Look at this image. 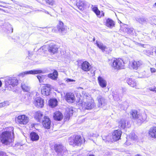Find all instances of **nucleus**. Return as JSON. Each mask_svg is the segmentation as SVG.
<instances>
[{
    "instance_id": "f257e3e1",
    "label": "nucleus",
    "mask_w": 156,
    "mask_h": 156,
    "mask_svg": "<svg viewBox=\"0 0 156 156\" xmlns=\"http://www.w3.org/2000/svg\"><path fill=\"white\" fill-rule=\"evenodd\" d=\"M79 100L76 102L79 103L83 108L87 109H91L95 106L93 100L90 96L84 91H82L81 94H80Z\"/></svg>"
},
{
    "instance_id": "f03ea898",
    "label": "nucleus",
    "mask_w": 156,
    "mask_h": 156,
    "mask_svg": "<svg viewBox=\"0 0 156 156\" xmlns=\"http://www.w3.org/2000/svg\"><path fill=\"white\" fill-rule=\"evenodd\" d=\"M9 128L10 131L3 132L0 136L1 141L5 145H10L13 141V128L12 127H10Z\"/></svg>"
},
{
    "instance_id": "7ed1b4c3",
    "label": "nucleus",
    "mask_w": 156,
    "mask_h": 156,
    "mask_svg": "<svg viewBox=\"0 0 156 156\" xmlns=\"http://www.w3.org/2000/svg\"><path fill=\"white\" fill-rule=\"evenodd\" d=\"M131 117L135 120L137 123L141 124L147 118V115L145 113L140 114L135 110H132L130 112Z\"/></svg>"
},
{
    "instance_id": "20e7f679",
    "label": "nucleus",
    "mask_w": 156,
    "mask_h": 156,
    "mask_svg": "<svg viewBox=\"0 0 156 156\" xmlns=\"http://www.w3.org/2000/svg\"><path fill=\"white\" fill-rule=\"evenodd\" d=\"M5 82L6 87L9 90H11L18 84V80L16 78L9 77H7L5 78Z\"/></svg>"
},
{
    "instance_id": "39448f33",
    "label": "nucleus",
    "mask_w": 156,
    "mask_h": 156,
    "mask_svg": "<svg viewBox=\"0 0 156 156\" xmlns=\"http://www.w3.org/2000/svg\"><path fill=\"white\" fill-rule=\"evenodd\" d=\"M125 64V63L122 59L118 58L112 61L111 66L114 69L118 70L124 69Z\"/></svg>"
},
{
    "instance_id": "423d86ee",
    "label": "nucleus",
    "mask_w": 156,
    "mask_h": 156,
    "mask_svg": "<svg viewBox=\"0 0 156 156\" xmlns=\"http://www.w3.org/2000/svg\"><path fill=\"white\" fill-rule=\"evenodd\" d=\"M70 145L73 146H80L83 142V139L81 136L78 135H73L69 138Z\"/></svg>"
},
{
    "instance_id": "0eeeda50",
    "label": "nucleus",
    "mask_w": 156,
    "mask_h": 156,
    "mask_svg": "<svg viewBox=\"0 0 156 156\" xmlns=\"http://www.w3.org/2000/svg\"><path fill=\"white\" fill-rule=\"evenodd\" d=\"M55 151L58 153V155H62L64 154V153L66 152V148H64L61 144H57L55 146Z\"/></svg>"
},
{
    "instance_id": "6e6552de",
    "label": "nucleus",
    "mask_w": 156,
    "mask_h": 156,
    "mask_svg": "<svg viewBox=\"0 0 156 156\" xmlns=\"http://www.w3.org/2000/svg\"><path fill=\"white\" fill-rule=\"evenodd\" d=\"M43 73V71L41 70H33L29 71H26L20 73L19 75L22 77L25 75L28 74H36Z\"/></svg>"
},
{
    "instance_id": "1a4fd4ad",
    "label": "nucleus",
    "mask_w": 156,
    "mask_h": 156,
    "mask_svg": "<svg viewBox=\"0 0 156 156\" xmlns=\"http://www.w3.org/2000/svg\"><path fill=\"white\" fill-rule=\"evenodd\" d=\"M17 121L21 124H26L29 121V118L25 115L18 116L17 117Z\"/></svg>"
},
{
    "instance_id": "9d476101",
    "label": "nucleus",
    "mask_w": 156,
    "mask_h": 156,
    "mask_svg": "<svg viewBox=\"0 0 156 156\" xmlns=\"http://www.w3.org/2000/svg\"><path fill=\"white\" fill-rule=\"evenodd\" d=\"M52 88H53L52 86L49 84H46L41 90V93L43 95L48 96L49 95L50 91Z\"/></svg>"
},
{
    "instance_id": "9b49d317",
    "label": "nucleus",
    "mask_w": 156,
    "mask_h": 156,
    "mask_svg": "<svg viewBox=\"0 0 156 156\" xmlns=\"http://www.w3.org/2000/svg\"><path fill=\"white\" fill-rule=\"evenodd\" d=\"M42 124L43 127L47 129H49L51 126V122L48 117L44 116L42 120Z\"/></svg>"
},
{
    "instance_id": "f8f14e48",
    "label": "nucleus",
    "mask_w": 156,
    "mask_h": 156,
    "mask_svg": "<svg viewBox=\"0 0 156 156\" xmlns=\"http://www.w3.org/2000/svg\"><path fill=\"white\" fill-rule=\"evenodd\" d=\"M119 126L120 129H124L125 128L129 127L130 125L129 122L124 119H121L118 122Z\"/></svg>"
},
{
    "instance_id": "ddd939ff",
    "label": "nucleus",
    "mask_w": 156,
    "mask_h": 156,
    "mask_svg": "<svg viewBox=\"0 0 156 156\" xmlns=\"http://www.w3.org/2000/svg\"><path fill=\"white\" fill-rule=\"evenodd\" d=\"M44 100L40 97L35 98L34 104L38 108H42L44 106Z\"/></svg>"
},
{
    "instance_id": "4468645a",
    "label": "nucleus",
    "mask_w": 156,
    "mask_h": 156,
    "mask_svg": "<svg viewBox=\"0 0 156 156\" xmlns=\"http://www.w3.org/2000/svg\"><path fill=\"white\" fill-rule=\"evenodd\" d=\"M65 99L67 102L70 103H73L75 101V97L74 94L68 93L66 94Z\"/></svg>"
},
{
    "instance_id": "2eb2a0df",
    "label": "nucleus",
    "mask_w": 156,
    "mask_h": 156,
    "mask_svg": "<svg viewBox=\"0 0 156 156\" xmlns=\"http://www.w3.org/2000/svg\"><path fill=\"white\" fill-rule=\"evenodd\" d=\"M122 132L120 130H116L113 133L112 135V139L113 141H116L119 140L121 137Z\"/></svg>"
},
{
    "instance_id": "dca6fc26",
    "label": "nucleus",
    "mask_w": 156,
    "mask_h": 156,
    "mask_svg": "<svg viewBox=\"0 0 156 156\" xmlns=\"http://www.w3.org/2000/svg\"><path fill=\"white\" fill-rule=\"evenodd\" d=\"M143 65V63L140 60L139 61H133L132 62L131 66L133 69L136 70L140 68Z\"/></svg>"
},
{
    "instance_id": "f3484780",
    "label": "nucleus",
    "mask_w": 156,
    "mask_h": 156,
    "mask_svg": "<svg viewBox=\"0 0 156 156\" xmlns=\"http://www.w3.org/2000/svg\"><path fill=\"white\" fill-rule=\"evenodd\" d=\"M48 51L51 53L55 54L58 51V48L57 45L53 44H50L48 48Z\"/></svg>"
},
{
    "instance_id": "a211bd4d",
    "label": "nucleus",
    "mask_w": 156,
    "mask_h": 156,
    "mask_svg": "<svg viewBox=\"0 0 156 156\" xmlns=\"http://www.w3.org/2000/svg\"><path fill=\"white\" fill-rule=\"evenodd\" d=\"M91 67V66L90 63L86 61L83 62L81 65L82 69L85 71H89Z\"/></svg>"
},
{
    "instance_id": "6ab92c4d",
    "label": "nucleus",
    "mask_w": 156,
    "mask_h": 156,
    "mask_svg": "<svg viewBox=\"0 0 156 156\" xmlns=\"http://www.w3.org/2000/svg\"><path fill=\"white\" fill-rule=\"evenodd\" d=\"M98 103V107H102L106 105V101L105 99L101 96H100L97 97Z\"/></svg>"
},
{
    "instance_id": "aec40b11",
    "label": "nucleus",
    "mask_w": 156,
    "mask_h": 156,
    "mask_svg": "<svg viewBox=\"0 0 156 156\" xmlns=\"http://www.w3.org/2000/svg\"><path fill=\"white\" fill-rule=\"evenodd\" d=\"M98 83L100 86L102 88L106 87L107 85L106 80L103 77L99 76L98 78Z\"/></svg>"
},
{
    "instance_id": "412c9836",
    "label": "nucleus",
    "mask_w": 156,
    "mask_h": 156,
    "mask_svg": "<svg viewBox=\"0 0 156 156\" xmlns=\"http://www.w3.org/2000/svg\"><path fill=\"white\" fill-rule=\"evenodd\" d=\"M57 28L59 32L61 33L66 32V28L64 26L63 23L62 22L59 21V23L57 26Z\"/></svg>"
},
{
    "instance_id": "4be33fe9",
    "label": "nucleus",
    "mask_w": 156,
    "mask_h": 156,
    "mask_svg": "<svg viewBox=\"0 0 156 156\" xmlns=\"http://www.w3.org/2000/svg\"><path fill=\"white\" fill-rule=\"evenodd\" d=\"M149 134L151 137L156 138V127L151 128L149 131Z\"/></svg>"
},
{
    "instance_id": "5701e85b",
    "label": "nucleus",
    "mask_w": 156,
    "mask_h": 156,
    "mask_svg": "<svg viewBox=\"0 0 156 156\" xmlns=\"http://www.w3.org/2000/svg\"><path fill=\"white\" fill-rule=\"evenodd\" d=\"M53 117L55 120L60 121L62 119L63 115L59 112H56L53 115Z\"/></svg>"
},
{
    "instance_id": "b1692460",
    "label": "nucleus",
    "mask_w": 156,
    "mask_h": 156,
    "mask_svg": "<svg viewBox=\"0 0 156 156\" xmlns=\"http://www.w3.org/2000/svg\"><path fill=\"white\" fill-rule=\"evenodd\" d=\"M30 137L31 140L33 141L38 140L39 138V136L37 133L32 132L30 134Z\"/></svg>"
},
{
    "instance_id": "393cba45",
    "label": "nucleus",
    "mask_w": 156,
    "mask_h": 156,
    "mask_svg": "<svg viewBox=\"0 0 156 156\" xmlns=\"http://www.w3.org/2000/svg\"><path fill=\"white\" fill-rule=\"evenodd\" d=\"M58 74L57 71L54 70L52 73H50L48 75V76L52 80H56L58 77Z\"/></svg>"
},
{
    "instance_id": "a878e982",
    "label": "nucleus",
    "mask_w": 156,
    "mask_h": 156,
    "mask_svg": "<svg viewBox=\"0 0 156 156\" xmlns=\"http://www.w3.org/2000/svg\"><path fill=\"white\" fill-rule=\"evenodd\" d=\"M74 110L73 108H69L67 110V114L65 116L66 120H69L70 117L72 116L74 113Z\"/></svg>"
},
{
    "instance_id": "bb28decb",
    "label": "nucleus",
    "mask_w": 156,
    "mask_h": 156,
    "mask_svg": "<svg viewBox=\"0 0 156 156\" xmlns=\"http://www.w3.org/2000/svg\"><path fill=\"white\" fill-rule=\"evenodd\" d=\"M114 22L111 19L109 18L107 19L106 20V25L109 27L112 28L114 26Z\"/></svg>"
},
{
    "instance_id": "cd10ccee",
    "label": "nucleus",
    "mask_w": 156,
    "mask_h": 156,
    "mask_svg": "<svg viewBox=\"0 0 156 156\" xmlns=\"http://www.w3.org/2000/svg\"><path fill=\"white\" fill-rule=\"evenodd\" d=\"M128 84L133 87H134L136 86V83L134 80H133L131 78H129L127 80Z\"/></svg>"
},
{
    "instance_id": "c85d7f7f",
    "label": "nucleus",
    "mask_w": 156,
    "mask_h": 156,
    "mask_svg": "<svg viewBox=\"0 0 156 156\" xmlns=\"http://www.w3.org/2000/svg\"><path fill=\"white\" fill-rule=\"evenodd\" d=\"M43 115L41 112L38 111L35 113V118L38 122H40L41 119L42 118Z\"/></svg>"
},
{
    "instance_id": "c756f323",
    "label": "nucleus",
    "mask_w": 156,
    "mask_h": 156,
    "mask_svg": "<svg viewBox=\"0 0 156 156\" xmlns=\"http://www.w3.org/2000/svg\"><path fill=\"white\" fill-rule=\"evenodd\" d=\"M57 104V100L55 98L51 99L49 101V105L52 108L55 107Z\"/></svg>"
},
{
    "instance_id": "7c9ffc66",
    "label": "nucleus",
    "mask_w": 156,
    "mask_h": 156,
    "mask_svg": "<svg viewBox=\"0 0 156 156\" xmlns=\"http://www.w3.org/2000/svg\"><path fill=\"white\" fill-rule=\"evenodd\" d=\"M136 20L141 24L146 23H147V19L144 17H137L136 19Z\"/></svg>"
},
{
    "instance_id": "2f4dec72",
    "label": "nucleus",
    "mask_w": 156,
    "mask_h": 156,
    "mask_svg": "<svg viewBox=\"0 0 156 156\" xmlns=\"http://www.w3.org/2000/svg\"><path fill=\"white\" fill-rule=\"evenodd\" d=\"M96 44L97 46L103 51H105V49L107 48L106 46L104 45L102 43L100 42H98L96 41Z\"/></svg>"
},
{
    "instance_id": "473e14b6",
    "label": "nucleus",
    "mask_w": 156,
    "mask_h": 156,
    "mask_svg": "<svg viewBox=\"0 0 156 156\" xmlns=\"http://www.w3.org/2000/svg\"><path fill=\"white\" fill-rule=\"evenodd\" d=\"M21 87L24 91L28 92L30 90V87L23 83H21Z\"/></svg>"
},
{
    "instance_id": "72a5a7b5",
    "label": "nucleus",
    "mask_w": 156,
    "mask_h": 156,
    "mask_svg": "<svg viewBox=\"0 0 156 156\" xmlns=\"http://www.w3.org/2000/svg\"><path fill=\"white\" fill-rule=\"evenodd\" d=\"M84 2L83 0H77L76 5L79 8L80 7H83L84 5Z\"/></svg>"
},
{
    "instance_id": "f704fd0d",
    "label": "nucleus",
    "mask_w": 156,
    "mask_h": 156,
    "mask_svg": "<svg viewBox=\"0 0 156 156\" xmlns=\"http://www.w3.org/2000/svg\"><path fill=\"white\" fill-rule=\"evenodd\" d=\"M45 77L46 76L44 75H38L37 76V78L40 83L43 82L45 78Z\"/></svg>"
},
{
    "instance_id": "c9c22d12",
    "label": "nucleus",
    "mask_w": 156,
    "mask_h": 156,
    "mask_svg": "<svg viewBox=\"0 0 156 156\" xmlns=\"http://www.w3.org/2000/svg\"><path fill=\"white\" fill-rule=\"evenodd\" d=\"M93 11L96 13L97 16H99L100 14V11L98 9V8L94 7L92 8Z\"/></svg>"
},
{
    "instance_id": "e433bc0d",
    "label": "nucleus",
    "mask_w": 156,
    "mask_h": 156,
    "mask_svg": "<svg viewBox=\"0 0 156 156\" xmlns=\"http://www.w3.org/2000/svg\"><path fill=\"white\" fill-rule=\"evenodd\" d=\"M125 32L128 34H131L133 31V28H127L125 30Z\"/></svg>"
},
{
    "instance_id": "4c0bfd02",
    "label": "nucleus",
    "mask_w": 156,
    "mask_h": 156,
    "mask_svg": "<svg viewBox=\"0 0 156 156\" xmlns=\"http://www.w3.org/2000/svg\"><path fill=\"white\" fill-rule=\"evenodd\" d=\"M8 105H9V104L8 101H4L3 102L0 103V108L6 106Z\"/></svg>"
},
{
    "instance_id": "58836bf2",
    "label": "nucleus",
    "mask_w": 156,
    "mask_h": 156,
    "mask_svg": "<svg viewBox=\"0 0 156 156\" xmlns=\"http://www.w3.org/2000/svg\"><path fill=\"white\" fill-rule=\"evenodd\" d=\"M131 139L135 140L137 139V136L134 133H132L130 135Z\"/></svg>"
},
{
    "instance_id": "ea45409f",
    "label": "nucleus",
    "mask_w": 156,
    "mask_h": 156,
    "mask_svg": "<svg viewBox=\"0 0 156 156\" xmlns=\"http://www.w3.org/2000/svg\"><path fill=\"white\" fill-rule=\"evenodd\" d=\"M148 91H152L156 93V87H150L147 89Z\"/></svg>"
},
{
    "instance_id": "a19ab883",
    "label": "nucleus",
    "mask_w": 156,
    "mask_h": 156,
    "mask_svg": "<svg viewBox=\"0 0 156 156\" xmlns=\"http://www.w3.org/2000/svg\"><path fill=\"white\" fill-rule=\"evenodd\" d=\"M46 2L47 3L51 5H53L55 2L53 0H46Z\"/></svg>"
},
{
    "instance_id": "79ce46f5",
    "label": "nucleus",
    "mask_w": 156,
    "mask_h": 156,
    "mask_svg": "<svg viewBox=\"0 0 156 156\" xmlns=\"http://www.w3.org/2000/svg\"><path fill=\"white\" fill-rule=\"evenodd\" d=\"M145 52L146 53V54L148 55H152L153 53V52L152 51L149 50H146Z\"/></svg>"
},
{
    "instance_id": "37998d69",
    "label": "nucleus",
    "mask_w": 156,
    "mask_h": 156,
    "mask_svg": "<svg viewBox=\"0 0 156 156\" xmlns=\"http://www.w3.org/2000/svg\"><path fill=\"white\" fill-rule=\"evenodd\" d=\"M90 136H92L93 137H97L98 136V134L97 133H92L90 134Z\"/></svg>"
},
{
    "instance_id": "c03bdc74",
    "label": "nucleus",
    "mask_w": 156,
    "mask_h": 156,
    "mask_svg": "<svg viewBox=\"0 0 156 156\" xmlns=\"http://www.w3.org/2000/svg\"><path fill=\"white\" fill-rule=\"evenodd\" d=\"M0 156H7L5 152L0 150Z\"/></svg>"
},
{
    "instance_id": "a18cd8bd",
    "label": "nucleus",
    "mask_w": 156,
    "mask_h": 156,
    "mask_svg": "<svg viewBox=\"0 0 156 156\" xmlns=\"http://www.w3.org/2000/svg\"><path fill=\"white\" fill-rule=\"evenodd\" d=\"M66 81L69 84L70 83L72 82H74L75 81V80L72 79H68L66 80Z\"/></svg>"
},
{
    "instance_id": "49530a36",
    "label": "nucleus",
    "mask_w": 156,
    "mask_h": 156,
    "mask_svg": "<svg viewBox=\"0 0 156 156\" xmlns=\"http://www.w3.org/2000/svg\"><path fill=\"white\" fill-rule=\"evenodd\" d=\"M108 137H109L108 136H107L106 137L105 136H103L102 137V139L103 140H106L107 141H108Z\"/></svg>"
},
{
    "instance_id": "de8ad7c7",
    "label": "nucleus",
    "mask_w": 156,
    "mask_h": 156,
    "mask_svg": "<svg viewBox=\"0 0 156 156\" xmlns=\"http://www.w3.org/2000/svg\"><path fill=\"white\" fill-rule=\"evenodd\" d=\"M151 72L152 73H155L156 71V69L154 68H151Z\"/></svg>"
},
{
    "instance_id": "09e8293b",
    "label": "nucleus",
    "mask_w": 156,
    "mask_h": 156,
    "mask_svg": "<svg viewBox=\"0 0 156 156\" xmlns=\"http://www.w3.org/2000/svg\"><path fill=\"white\" fill-rule=\"evenodd\" d=\"M126 88H122V93H124L126 92Z\"/></svg>"
},
{
    "instance_id": "8fccbe9b",
    "label": "nucleus",
    "mask_w": 156,
    "mask_h": 156,
    "mask_svg": "<svg viewBox=\"0 0 156 156\" xmlns=\"http://www.w3.org/2000/svg\"><path fill=\"white\" fill-rule=\"evenodd\" d=\"M102 12V13L101 14V16H104V13L103 12Z\"/></svg>"
},
{
    "instance_id": "3c124183",
    "label": "nucleus",
    "mask_w": 156,
    "mask_h": 156,
    "mask_svg": "<svg viewBox=\"0 0 156 156\" xmlns=\"http://www.w3.org/2000/svg\"><path fill=\"white\" fill-rule=\"evenodd\" d=\"M2 85V82L0 80V87Z\"/></svg>"
},
{
    "instance_id": "603ef678",
    "label": "nucleus",
    "mask_w": 156,
    "mask_h": 156,
    "mask_svg": "<svg viewBox=\"0 0 156 156\" xmlns=\"http://www.w3.org/2000/svg\"><path fill=\"white\" fill-rule=\"evenodd\" d=\"M154 7H156V3H155L153 5Z\"/></svg>"
},
{
    "instance_id": "864d4df0",
    "label": "nucleus",
    "mask_w": 156,
    "mask_h": 156,
    "mask_svg": "<svg viewBox=\"0 0 156 156\" xmlns=\"http://www.w3.org/2000/svg\"><path fill=\"white\" fill-rule=\"evenodd\" d=\"M127 105L123 109L124 110L125 109H126L127 108Z\"/></svg>"
},
{
    "instance_id": "5fc2aeb1",
    "label": "nucleus",
    "mask_w": 156,
    "mask_h": 156,
    "mask_svg": "<svg viewBox=\"0 0 156 156\" xmlns=\"http://www.w3.org/2000/svg\"><path fill=\"white\" fill-rule=\"evenodd\" d=\"M45 12L46 13H47V14H49V13L47 11H45Z\"/></svg>"
},
{
    "instance_id": "6e6d98bb",
    "label": "nucleus",
    "mask_w": 156,
    "mask_h": 156,
    "mask_svg": "<svg viewBox=\"0 0 156 156\" xmlns=\"http://www.w3.org/2000/svg\"><path fill=\"white\" fill-rule=\"evenodd\" d=\"M87 156H94V155H90H90H88Z\"/></svg>"
},
{
    "instance_id": "4d7b16f0",
    "label": "nucleus",
    "mask_w": 156,
    "mask_h": 156,
    "mask_svg": "<svg viewBox=\"0 0 156 156\" xmlns=\"http://www.w3.org/2000/svg\"><path fill=\"white\" fill-rule=\"evenodd\" d=\"M95 38L94 37L93 38V41H95Z\"/></svg>"
},
{
    "instance_id": "13d9d810",
    "label": "nucleus",
    "mask_w": 156,
    "mask_h": 156,
    "mask_svg": "<svg viewBox=\"0 0 156 156\" xmlns=\"http://www.w3.org/2000/svg\"><path fill=\"white\" fill-rule=\"evenodd\" d=\"M135 156H140V155H139V154H137V155H136Z\"/></svg>"
},
{
    "instance_id": "bf43d9fd",
    "label": "nucleus",
    "mask_w": 156,
    "mask_h": 156,
    "mask_svg": "<svg viewBox=\"0 0 156 156\" xmlns=\"http://www.w3.org/2000/svg\"><path fill=\"white\" fill-rule=\"evenodd\" d=\"M113 96L114 97H115V95H113Z\"/></svg>"
},
{
    "instance_id": "052dcab7",
    "label": "nucleus",
    "mask_w": 156,
    "mask_h": 156,
    "mask_svg": "<svg viewBox=\"0 0 156 156\" xmlns=\"http://www.w3.org/2000/svg\"><path fill=\"white\" fill-rule=\"evenodd\" d=\"M126 104V103H124V104Z\"/></svg>"
},
{
    "instance_id": "680f3d73",
    "label": "nucleus",
    "mask_w": 156,
    "mask_h": 156,
    "mask_svg": "<svg viewBox=\"0 0 156 156\" xmlns=\"http://www.w3.org/2000/svg\"><path fill=\"white\" fill-rule=\"evenodd\" d=\"M12 30H13V29H12Z\"/></svg>"
},
{
    "instance_id": "e2e57ef3",
    "label": "nucleus",
    "mask_w": 156,
    "mask_h": 156,
    "mask_svg": "<svg viewBox=\"0 0 156 156\" xmlns=\"http://www.w3.org/2000/svg\"><path fill=\"white\" fill-rule=\"evenodd\" d=\"M126 144H127V142H126Z\"/></svg>"
}]
</instances>
